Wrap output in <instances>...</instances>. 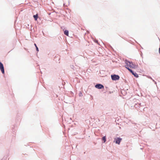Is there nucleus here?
I'll use <instances>...</instances> for the list:
<instances>
[{
  "mask_svg": "<svg viewBox=\"0 0 160 160\" xmlns=\"http://www.w3.org/2000/svg\"><path fill=\"white\" fill-rule=\"evenodd\" d=\"M125 62L126 64L125 66L129 71V70H131L130 68L135 69L138 67V65L134 64L132 62H129L127 60H125Z\"/></svg>",
  "mask_w": 160,
  "mask_h": 160,
  "instance_id": "1",
  "label": "nucleus"
},
{
  "mask_svg": "<svg viewBox=\"0 0 160 160\" xmlns=\"http://www.w3.org/2000/svg\"><path fill=\"white\" fill-rule=\"evenodd\" d=\"M119 76L118 75H111L112 79L113 80H116L119 79Z\"/></svg>",
  "mask_w": 160,
  "mask_h": 160,
  "instance_id": "2",
  "label": "nucleus"
},
{
  "mask_svg": "<svg viewBox=\"0 0 160 160\" xmlns=\"http://www.w3.org/2000/svg\"><path fill=\"white\" fill-rule=\"evenodd\" d=\"M122 139L121 138H115L114 141V142H115L116 143L119 144L120 142H121Z\"/></svg>",
  "mask_w": 160,
  "mask_h": 160,
  "instance_id": "3",
  "label": "nucleus"
},
{
  "mask_svg": "<svg viewBox=\"0 0 160 160\" xmlns=\"http://www.w3.org/2000/svg\"><path fill=\"white\" fill-rule=\"evenodd\" d=\"M0 69L3 74L4 73V67L3 64L1 62H0Z\"/></svg>",
  "mask_w": 160,
  "mask_h": 160,
  "instance_id": "4",
  "label": "nucleus"
},
{
  "mask_svg": "<svg viewBox=\"0 0 160 160\" xmlns=\"http://www.w3.org/2000/svg\"><path fill=\"white\" fill-rule=\"evenodd\" d=\"M95 87L98 89H101L104 88L103 86L100 84H97L95 85Z\"/></svg>",
  "mask_w": 160,
  "mask_h": 160,
  "instance_id": "5",
  "label": "nucleus"
},
{
  "mask_svg": "<svg viewBox=\"0 0 160 160\" xmlns=\"http://www.w3.org/2000/svg\"><path fill=\"white\" fill-rule=\"evenodd\" d=\"M129 71L132 73L134 75V76L137 78L138 77V75L136 73H134L132 70H129Z\"/></svg>",
  "mask_w": 160,
  "mask_h": 160,
  "instance_id": "6",
  "label": "nucleus"
},
{
  "mask_svg": "<svg viewBox=\"0 0 160 160\" xmlns=\"http://www.w3.org/2000/svg\"><path fill=\"white\" fill-rule=\"evenodd\" d=\"M33 18H34V19H35V21H37V19L38 18V14H36V15H34L33 16Z\"/></svg>",
  "mask_w": 160,
  "mask_h": 160,
  "instance_id": "7",
  "label": "nucleus"
},
{
  "mask_svg": "<svg viewBox=\"0 0 160 160\" xmlns=\"http://www.w3.org/2000/svg\"><path fill=\"white\" fill-rule=\"evenodd\" d=\"M64 33L66 35L68 36V34H69L68 31V30H65L64 31Z\"/></svg>",
  "mask_w": 160,
  "mask_h": 160,
  "instance_id": "8",
  "label": "nucleus"
},
{
  "mask_svg": "<svg viewBox=\"0 0 160 160\" xmlns=\"http://www.w3.org/2000/svg\"><path fill=\"white\" fill-rule=\"evenodd\" d=\"M102 139L103 141V142H105L106 140V136L103 137L102 138Z\"/></svg>",
  "mask_w": 160,
  "mask_h": 160,
  "instance_id": "9",
  "label": "nucleus"
},
{
  "mask_svg": "<svg viewBox=\"0 0 160 160\" xmlns=\"http://www.w3.org/2000/svg\"><path fill=\"white\" fill-rule=\"evenodd\" d=\"M34 45L35 46V47H36V50L38 52L39 51V50H38V47H37V45H36V44L35 43L34 44Z\"/></svg>",
  "mask_w": 160,
  "mask_h": 160,
  "instance_id": "10",
  "label": "nucleus"
},
{
  "mask_svg": "<svg viewBox=\"0 0 160 160\" xmlns=\"http://www.w3.org/2000/svg\"><path fill=\"white\" fill-rule=\"evenodd\" d=\"M159 54H160V47L159 48Z\"/></svg>",
  "mask_w": 160,
  "mask_h": 160,
  "instance_id": "11",
  "label": "nucleus"
}]
</instances>
